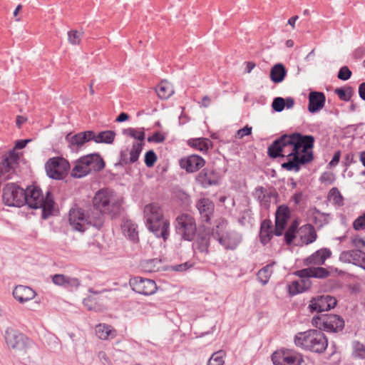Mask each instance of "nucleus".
<instances>
[{"instance_id":"9d476101","label":"nucleus","mask_w":365,"mask_h":365,"mask_svg":"<svg viewBox=\"0 0 365 365\" xmlns=\"http://www.w3.org/2000/svg\"><path fill=\"white\" fill-rule=\"evenodd\" d=\"M24 189L14 182L5 185L2 190V201L5 205L21 207L24 206Z\"/></svg>"},{"instance_id":"052dcab7","label":"nucleus","mask_w":365,"mask_h":365,"mask_svg":"<svg viewBox=\"0 0 365 365\" xmlns=\"http://www.w3.org/2000/svg\"><path fill=\"white\" fill-rule=\"evenodd\" d=\"M294 274L300 277L302 279L307 280V284H310L309 278L312 277V267L297 270L295 272Z\"/></svg>"},{"instance_id":"13d9d810","label":"nucleus","mask_w":365,"mask_h":365,"mask_svg":"<svg viewBox=\"0 0 365 365\" xmlns=\"http://www.w3.org/2000/svg\"><path fill=\"white\" fill-rule=\"evenodd\" d=\"M351 74L352 73L349 67L344 66L340 68L337 74V78L341 81H347L351 78Z\"/></svg>"},{"instance_id":"6ab92c4d","label":"nucleus","mask_w":365,"mask_h":365,"mask_svg":"<svg viewBox=\"0 0 365 365\" xmlns=\"http://www.w3.org/2000/svg\"><path fill=\"white\" fill-rule=\"evenodd\" d=\"M211 235L210 230H200L197 234L196 233V238L192 244L193 249L197 250L201 253L208 254Z\"/></svg>"},{"instance_id":"39448f33","label":"nucleus","mask_w":365,"mask_h":365,"mask_svg":"<svg viewBox=\"0 0 365 365\" xmlns=\"http://www.w3.org/2000/svg\"><path fill=\"white\" fill-rule=\"evenodd\" d=\"M227 220H222L212 228V236L226 250H235L242 242V235L235 230L225 231Z\"/></svg>"},{"instance_id":"37998d69","label":"nucleus","mask_w":365,"mask_h":365,"mask_svg":"<svg viewBox=\"0 0 365 365\" xmlns=\"http://www.w3.org/2000/svg\"><path fill=\"white\" fill-rule=\"evenodd\" d=\"M290 217V210L285 205H279L275 212V218L287 222Z\"/></svg>"},{"instance_id":"ddd939ff","label":"nucleus","mask_w":365,"mask_h":365,"mask_svg":"<svg viewBox=\"0 0 365 365\" xmlns=\"http://www.w3.org/2000/svg\"><path fill=\"white\" fill-rule=\"evenodd\" d=\"M337 300L329 294H323L313 297L310 300L308 309L311 313H321L329 311L336 307Z\"/></svg>"},{"instance_id":"5701e85b","label":"nucleus","mask_w":365,"mask_h":365,"mask_svg":"<svg viewBox=\"0 0 365 365\" xmlns=\"http://www.w3.org/2000/svg\"><path fill=\"white\" fill-rule=\"evenodd\" d=\"M13 296L20 303H24L34 299L36 292L29 287L18 285L13 290Z\"/></svg>"},{"instance_id":"4be33fe9","label":"nucleus","mask_w":365,"mask_h":365,"mask_svg":"<svg viewBox=\"0 0 365 365\" xmlns=\"http://www.w3.org/2000/svg\"><path fill=\"white\" fill-rule=\"evenodd\" d=\"M331 255V252L329 248H322L317 250L309 257L305 259L304 264L322 265L324 264L327 259L329 258Z\"/></svg>"},{"instance_id":"a878e982","label":"nucleus","mask_w":365,"mask_h":365,"mask_svg":"<svg viewBox=\"0 0 365 365\" xmlns=\"http://www.w3.org/2000/svg\"><path fill=\"white\" fill-rule=\"evenodd\" d=\"M82 132L75 135H72L71 133L66 135V140L68 143V146L73 151H78L86 143V138Z\"/></svg>"},{"instance_id":"b1692460","label":"nucleus","mask_w":365,"mask_h":365,"mask_svg":"<svg viewBox=\"0 0 365 365\" xmlns=\"http://www.w3.org/2000/svg\"><path fill=\"white\" fill-rule=\"evenodd\" d=\"M272 230V222L269 219H265L261 222L259 228V242L264 246L267 245L272 239L274 235Z\"/></svg>"},{"instance_id":"a18cd8bd","label":"nucleus","mask_w":365,"mask_h":365,"mask_svg":"<svg viewBox=\"0 0 365 365\" xmlns=\"http://www.w3.org/2000/svg\"><path fill=\"white\" fill-rule=\"evenodd\" d=\"M254 196L257 199V200L260 203L267 202L269 198V197L267 195V190L262 186H259L255 188Z\"/></svg>"},{"instance_id":"e2e57ef3","label":"nucleus","mask_w":365,"mask_h":365,"mask_svg":"<svg viewBox=\"0 0 365 365\" xmlns=\"http://www.w3.org/2000/svg\"><path fill=\"white\" fill-rule=\"evenodd\" d=\"M165 140V136L160 132H155L151 136L148 138L149 143H160Z\"/></svg>"},{"instance_id":"f3484780","label":"nucleus","mask_w":365,"mask_h":365,"mask_svg":"<svg viewBox=\"0 0 365 365\" xmlns=\"http://www.w3.org/2000/svg\"><path fill=\"white\" fill-rule=\"evenodd\" d=\"M205 165V160L198 155H190L187 157L182 158L179 160L180 168L189 173L198 171Z\"/></svg>"},{"instance_id":"4c0bfd02","label":"nucleus","mask_w":365,"mask_h":365,"mask_svg":"<svg viewBox=\"0 0 365 365\" xmlns=\"http://www.w3.org/2000/svg\"><path fill=\"white\" fill-rule=\"evenodd\" d=\"M334 93L338 96L339 98L343 101H349L354 93V88L351 86H345L337 88Z\"/></svg>"},{"instance_id":"473e14b6","label":"nucleus","mask_w":365,"mask_h":365,"mask_svg":"<svg viewBox=\"0 0 365 365\" xmlns=\"http://www.w3.org/2000/svg\"><path fill=\"white\" fill-rule=\"evenodd\" d=\"M307 280L301 279V282L294 281L291 284L288 285L289 294L294 296L297 294L302 293L310 287V284H307Z\"/></svg>"},{"instance_id":"0e129e2a","label":"nucleus","mask_w":365,"mask_h":365,"mask_svg":"<svg viewBox=\"0 0 365 365\" xmlns=\"http://www.w3.org/2000/svg\"><path fill=\"white\" fill-rule=\"evenodd\" d=\"M66 276L62 274H56L52 277V282L54 284L63 287Z\"/></svg>"},{"instance_id":"6e6d98bb","label":"nucleus","mask_w":365,"mask_h":365,"mask_svg":"<svg viewBox=\"0 0 365 365\" xmlns=\"http://www.w3.org/2000/svg\"><path fill=\"white\" fill-rule=\"evenodd\" d=\"M128 150H123L120 152L119 155V161L115 163V166H124L126 165L132 164L131 161H129V158H128Z\"/></svg>"},{"instance_id":"4d7b16f0","label":"nucleus","mask_w":365,"mask_h":365,"mask_svg":"<svg viewBox=\"0 0 365 365\" xmlns=\"http://www.w3.org/2000/svg\"><path fill=\"white\" fill-rule=\"evenodd\" d=\"M3 158H6L8 160V162L14 166V165L18 164L19 160V155L13 148L12 150L8 152L7 155H4Z\"/></svg>"},{"instance_id":"423d86ee","label":"nucleus","mask_w":365,"mask_h":365,"mask_svg":"<svg viewBox=\"0 0 365 365\" xmlns=\"http://www.w3.org/2000/svg\"><path fill=\"white\" fill-rule=\"evenodd\" d=\"M5 341L9 349L16 353L25 355L34 345V341L23 333L12 328H7L4 334Z\"/></svg>"},{"instance_id":"4468645a","label":"nucleus","mask_w":365,"mask_h":365,"mask_svg":"<svg viewBox=\"0 0 365 365\" xmlns=\"http://www.w3.org/2000/svg\"><path fill=\"white\" fill-rule=\"evenodd\" d=\"M129 284L134 292L143 295H152L155 294L158 289L156 283L154 280L141 277H134L130 278Z\"/></svg>"},{"instance_id":"680f3d73","label":"nucleus","mask_w":365,"mask_h":365,"mask_svg":"<svg viewBox=\"0 0 365 365\" xmlns=\"http://www.w3.org/2000/svg\"><path fill=\"white\" fill-rule=\"evenodd\" d=\"M319 180L322 183L331 185L335 180V176L334 173L331 172H324L320 176Z\"/></svg>"},{"instance_id":"bb28decb","label":"nucleus","mask_w":365,"mask_h":365,"mask_svg":"<svg viewBox=\"0 0 365 365\" xmlns=\"http://www.w3.org/2000/svg\"><path fill=\"white\" fill-rule=\"evenodd\" d=\"M104 212L96 210H91V213L87 215L88 227L93 226L97 230H101L104 224Z\"/></svg>"},{"instance_id":"f8f14e48","label":"nucleus","mask_w":365,"mask_h":365,"mask_svg":"<svg viewBox=\"0 0 365 365\" xmlns=\"http://www.w3.org/2000/svg\"><path fill=\"white\" fill-rule=\"evenodd\" d=\"M68 168V162L62 157L51 158L45 164L47 175L53 180H63L67 174Z\"/></svg>"},{"instance_id":"603ef678","label":"nucleus","mask_w":365,"mask_h":365,"mask_svg":"<svg viewBox=\"0 0 365 365\" xmlns=\"http://www.w3.org/2000/svg\"><path fill=\"white\" fill-rule=\"evenodd\" d=\"M83 33H79L76 30H71L68 32V39L69 43L73 45H78L81 43Z\"/></svg>"},{"instance_id":"f03ea898","label":"nucleus","mask_w":365,"mask_h":365,"mask_svg":"<svg viewBox=\"0 0 365 365\" xmlns=\"http://www.w3.org/2000/svg\"><path fill=\"white\" fill-rule=\"evenodd\" d=\"M24 191V205H27L32 209L41 208L43 219H47L52 215L55 202L50 190L46 192L45 196L41 189L35 185L28 186Z\"/></svg>"},{"instance_id":"2f4dec72","label":"nucleus","mask_w":365,"mask_h":365,"mask_svg":"<svg viewBox=\"0 0 365 365\" xmlns=\"http://www.w3.org/2000/svg\"><path fill=\"white\" fill-rule=\"evenodd\" d=\"M274 264L275 262H272V263H269L263 267L258 271L257 274V278L262 285H266L268 283L270 277L273 273L272 267Z\"/></svg>"},{"instance_id":"5fc2aeb1","label":"nucleus","mask_w":365,"mask_h":365,"mask_svg":"<svg viewBox=\"0 0 365 365\" xmlns=\"http://www.w3.org/2000/svg\"><path fill=\"white\" fill-rule=\"evenodd\" d=\"M287 224V222L275 218L274 230H273L274 235L278 237L282 235Z\"/></svg>"},{"instance_id":"c03bdc74","label":"nucleus","mask_w":365,"mask_h":365,"mask_svg":"<svg viewBox=\"0 0 365 365\" xmlns=\"http://www.w3.org/2000/svg\"><path fill=\"white\" fill-rule=\"evenodd\" d=\"M80 285L81 281L79 279L66 276L63 288L68 291L73 292L76 290L80 287Z\"/></svg>"},{"instance_id":"dca6fc26","label":"nucleus","mask_w":365,"mask_h":365,"mask_svg":"<svg viewBox=\"0 0 365 365\" xmlns=\"http://www.w3.org/2000/svg\"><path fill=\"white\" fill-rule=\"evenodd\" d=\"M195 206L202 222L210 224L215 208L213 201L208 197H202L197 201Z\"/></svg>"},{"instance_id":"f257e3e1","label":"nucleus","mask_w":365,"mask_h":365,"mask_svg":"<svg viewBox=\"0 0 365 365\" xmlns=\"http://www.w3.org/2000/svg\"><path fill=\"white\" fill-rule=\"evenodd\" d=\"M314 143L315 138L312 135H303L299 132L282 134L268 147L267 155L272 159L284 158V148L292 146V152L287 155L289 158L288 161L283 163L281 166L288 171L299 172L302 165L308 164L314 160Z\"/></svg>"},{"instance_id":"8fccbe9b","label":"nucleus","mask_w":365,"mask_h":365,"mask_svg":"<svg viewBox=\"0 0 365 365\" xmlns=\"http://www.w3.org/2000/svg\"><path fill=\"white\" fill-rule=\"evenodd\" d=\"M305 227L308 228V233L304 236V242L306 245H309L316 240L317 235L313 225L307 224Z\"/></svg>"},{"instance_id":"c756f323","label":"nucleus","mask_w":365,"mask_h":365,"mask_svg":"<svg viewBox=\"0 0 365 365\" xmlns=\"http://www.w3.org/2000/svg\"><path fill=\"white\" fill-rule=\"evenodd\" d=\"M188 145L202 152L207 153L212 147V142L205 138H192L187 142Z\"/></svg>"},{"instance_id":"cd10ccee","label":"nucleus","mask_w":365,"mask_h":365,"mask_svg":"<svg viewBox=\"0 0 365 365\" xmlns=\"http://www.w3.org/2000/svg\"><path fill=\"white\" fill-rule=\"evenodd\" d=\"M287 76V70L282 63L275 64L270 70V79L274 83H279Z\"/></svg>"},{"instance_id":"7c9ffc66","label":"nucleus","mask_w":365,"mask_h":365,"mask_svg":"<svg viewBox=\"0 0 365 365\" xmlns=\"http://www.w3.org/2000/svg\"><path fill=\"white\" fill-rule=\"evenodd\" d=\"M138 225L132 222L127 221L123 226L124 235L132 242H139Z\"/></svg>"},{"instance_id":"2eb2a0df","label":"nucleus","mask_w":365,"mask_h":365,"mask_svg":"<svg viewBox=\"0 0 365 365\" xmlns=\"http://www.w3.org/2000/svg\"><path fill=\"white\" fill-rule=\"evenodd\" d=\"M68 221L76 231L83 232L88 229L87 215L84 210L81 207H75L70 210Z\"/></svg>"},{"instance_id":"bf43d9fd","label":"nucleus","mask_w":365,"mask_h":365,"mask_svg":"<svg viewBox=\"0 0 365 365\" xmlns=\"http://www.w3.org/2000/svg\"><path fill=\"white\" fill-rule=\"evenodd\" d=\"M353 228L356 231L365 229V212L354 221Z\"/></svg>"},{"instance_id":"aec40b11","label":"nucleus","mask_w":365,"mask_h":365,"mask_svg":"<svg viewBox=\"0 0 365 365\" xmlns=\"http://www.w3.org/2000/svg\"><path fill=\"white\" fill-rule=\"evenodd\" d=\"M308 110L311 113H316L321 110L325 104L326 96L323 92L311 91L309 93Z\"/></svg>"},{"instance_id":"412c9836","label":"nucleus","mask_w":365,"mask_h":365,"mask_svg":"<svg viewBox=\"0 0 365 365\" xmlns=\"http://www.w3.org/2000/svg\"><path fill=\"white\" fill-rule=\"evenodd\" d=\"M82 162L83 164L88 165L90 173L91 171L100 172L103 170L106 166L103 158L97 153L82 156Z\"/></svg>"},{"instance_id":"49530a36","label":"nucleus","mask_w":365,"mask_h":365,"mask_svg":"<svg viewBox=\"0 0 365 365\" xmlns=\"http://www.w3.org/2000/svg\"><path fill=\"white\" fill-rule=\"evenodd\" d=\"M329 272L322 267H312V277L325 279L329 276Z\"/></svg>"},{"instance_id":"69168bd1","label":"nucleus","mask_w":365,"mask_h":365,"mask_svg":"<svg viewBox=\"0 0 365 365\" xmlns=\"http://www.w3.org/2000/svg\"><path fill=\"white\" fill-rule=\"evenodd\" d=\"M192 267V264L190 262H185L184 263L173 265L171 267L172 270L175 272H184Z\"/></svg>"},{"instance_id":"a19ab883","label":"nucleus","mask_w":365,"mask_h":365,"mask_svg":"<svg viewBox=\"0 0 365 365\" xmlns=\"http://www.w3.org/2000/svg\"><path fill=\"white\" fill-rule=\"evenodd\" d=\"M123 133L133 138L137 139L140 142H143L145 138L144 128H141L138 130L133 128H128L123 130Z\"/></svg>"},{"instance_id":"79ce46f5","label":"nucleus","mask_w":365,"mask_h":365,"mask_svg":"<svg viewBox=\"0 0 365 365\" xmlns=\"http://www.w3.org/2000/svg\"><path fill=\"white\" fill-rule=\"evenodd\" d=\"M327 198L329 200H332L333 203L338 206L344 205V198L337 187H332L328 192Z\"/></svg>"},{"instance_id":"338daca9","label":"nucleus","mask_w":365,"mask_h":365,"mask_svg":"<svg viewBox=\"0 0 365 365\" xmlns=\"http://www.w3.org/2000/svg\"><path fill=\"white\" fill-rule=\"evenodd\" d=\"M351 242L356 250H361L365 247V240L358 235L354 237L351 240Z\"/></svg>"},{"instance_id":"c85d7f7f","label":"nucleus","mask_w":365,"mask_h":365,"mask_svg":"<svg viewBox=\"0 0 365 365\" xmlns=\"http://www.w3.org/2000/svg\"><path fill=\"white\" fill-rule=\"evenodd\" d=\"M96 334L100 339L106 340L109 338H114L116 335V331L108 324H99L96 327Z\"/></svg>"},{"instance_id":"c9c22d12","label":"nucleus","mask_w":365,"mask_h":365,"mask_svg":"<svg viewBox=\"0 0 365 365\" xmlns=\"http://www.w3.org/2000/svg\"><path fill=\"white\" fill-rule=\"evenodd\" d=\"M90 173L88 165L83 164L82 157L77 161V164L73 167L71 171V175L75 178H81Z\"/></svg>"},{"instance_id":"7ed1b4c3","label":"nucleus","mask_w":365,"mask_h":365,"mask_svg":"<svg viewBox=\"0 0 365 365\" xmlns=\"http://www.w3.org/2000/svg\"><path fill=\"white\" fill-rule=\"evenodd\" d=\"M294 342L297 347L304 351L319 354L324 353L328 346L327 337L318 329L297 333Z\"/></svg>"},{"instance_id":"774afa93","label":"nucleus","mask_w":365,"mask_h":365,"mask_svg":"<svg viewBox=\"0 0 365 365\" xmlns=\"http://www.w3.org/2000/svg\"><path fill=\"white\" fill-rule=\"evenodd\" d=\"M98 357L103 365H113L110 358L105 351H101L98 353Z\"/></svg>"},{"instance_id":"1a4fd4ad","label":"nucleus","mask_w":365,"mask_h":365,"mask_svg":"<svg viewBox=\"0 0 365 365\" xmlns=\"http://www.w3.org/2000/svg\"><path fill=\"white\" fill-rule=\"evenodd\" d=\"M93 204L94 210L112 215L118 214L121 206L118 200L114 199L108 192L103 190L96 193Z\"/></svg>"},{"instance_id":"ea45409f","label":"nucleus","mask_w":365,"mask_h":365,"mask_svg":"<svg viewBox=\"0 0 365 365\" xmlns=\"http://www.w3.org/2000/svg\"><path fill=\"white\" fill-rule=\"evenodd\" d=\"M14 170V167L8 162V160L3 158L0 163V179H10L11 172Z\"/></svg>"},{"instance_id":"393cba45","label":"nucleus","mask_w":365,"mask_h":365,"mask_svg":"<svg viewBox=\"0 0 365 365\" xmlns=\"http://www.w3.org/2000/svg\"><path fill=\"white\" fill-rule=\"evenodd\" d=\"M364 252L361 250L343 251L339 255V260L345 263H351L356 266L359 264V260Z\"/></svg>"},{"instance_id":"9b49d317","label":"nucleus","mask_w":365,"mask_h":365,"mask_svg":"<svg viewBox=\"0 0 365 365\" xmlns=\"http://www.w3.org/2000/svg\"><path fill=\"white\" fill-rule=\"evenodd\" d=\"M274 365H302L303 356L292 349L281 348L274 351L271 356Z\"/></svg>"},{"instance_id":"20e7f679","label":"nucleus","mask_w":365,"mask_h":365,"mask_svg":"<svg viewBox=\"0 0 365 365\" xmlns=\"http://www.w3.org/2000/svg\"><path fill=\"white\" fill-rule=\"evenodd\" d=\"M144 213L148 229L157 237L166 240L169 236L170 222L164 219L160 207L156 203L147 205Z\"/></svg>"},{"instance_id":"3c124183","label":"nucleus","mask_w":365,"mask_h":365,"mask_svg":"<svg viewBox=\"0 0 365 365\" xmlns=\"http://www.w3.org/2000/svg\"><path fill=\"white\" fill-rule=\"evenodd\" d=\"M158 157L153 150H149L145 154L144 162L148 168H152L157 161Z\"/></svg>"},{"instance_id":"e433bc0d","label":"nucleus","mask_w":365,"mask_h":365,"mask_svg":"<svg viewBox=\"0 0 365 365\" xmlns=\"http://www.w3.org/2000/svg\"><path fill=\"white\" fill-rule=\"evenodd\" d=\"M115 133L113 130H105L100 132L96 136V143L112 144L115 140Z\"/></svg>"},{"instance_id":"58836bf2","label":"nucleus","mask_w":365,"mask_h":365,"mask_svg":"<svg viewBox=\"0 0 365 365\" xmlns=\"http://www.w3.org/2000/svg\"><path fill=\"white\" fill-rule=\"evenodd\" d=\"M144 145V141L134 142L133 143L131 150L129 153V161H131L132 163H134L138 160L139 156L143 150Z\"/></svg>"},{"instance_id":"864d4df0","label":"nucleus","mask_w":365,"mask_h":365,"mask_svg":"<svg viewBox=\"0 0 365 365\" xmlns=\"http://www.w3.org/2000/svg\"><path fill=\"white\" fill-rule=\"evenodd\" d=\"M272 108L276 112H282L285 108V100L282 97H276L272 103Z\"/></svg>"},{"instance_id":"de8ad7c7","label":"nucleus","mask_w":365,"mask_h":365,"mask_svg":"<svg viewBox=\"0 0 365 365\" xmlns=\"http://www.w3.org/2000/svg\"><path fill=\"white\" fill-rule=\"evenodd\" d=\"M354 353L356 357L365 359V346L359 341L353 342Z\"/></svg>"},{"instance_id":"0eeeda50","label":"nucleus","mask_w":365,"mask_h":365,"mask_svg":"<svg viewBox=\"0 0 365 365\" xmlns=\"http://www.w3.org/2000/svg\"><path fill=\"white\" fill-rule=\"evenodd\" d=\"M312 325L321 331L329 333L341 331L344 328V319L337 314H319L312 319Z\"/></svg>"},{"instance_id":"72a5a7b5","label":"nucleus","mask_w":365,"mask_h":365,"mask_svg":"<svg viewBox=\"0 0 365 365\" xmlns=\"http://www.w3.org/2000/svg\"><path fill=\"white\" fill-rule=\"evenodd\" d=\"M161 262L158 258L145 259L140 262V266L146 272H155L160 270Z\"/></svg>"},{"instance_id":"6e6552de","label":"nucleus","mask_w":365,"mask_h":365,"mask_svg":"<svg viewBox=\"0 0 365 365\" xmlns=\"http://www.w3.org/2000/svg\"><path fill=\"white\" fill-rule=\"evenodd\" d=\"M175 229L181 240L191 242L194 240L197 233L195 220L189 214H181L175 219Z\"/></svg>"},{"instance_id":"f704fd0d","label":"nucleus","mask_w":365,"mask_h":365,"mask_svg":"<svg viewBox=\"0 0 365 365\" xmlns=\"http://www.w3.org/2000/svg\"><path fill=\"white\" fill-rule=\"evenodd\" d=\"M155 91L158 96L163 100L169 98L174 93L172 86L166 81H161Z\"/></svg>"},{"instance_id":"a211bd4d","label":"nucleus","mask_w":365,"mask_h":365,"mask_svg":"<svg viewBox=\"0 0 365 365\" xmlns=\"http://www.w3.org/2000/svg\"><path fill=\"white\" fill-rule=\"evenodd\" d=\"M196 182L204 188L216 185L219 182L218 173L210 168H203L196 176Z\"/></svg>"},{"instance_id":"09e8293b","label":"nucleus","mask_w":365,"mask_h":365,"mask_svg":"<svg viewBox=\"0 0 365 365\" xmlns=\"http://www.w3.org/2000/svg\"><path fill=\"white\" fill-rule=\"evenodd\" d=\"M223 352L222 351L215 352L207 361V365H223Z\"/></svg>"}]
</instances>
